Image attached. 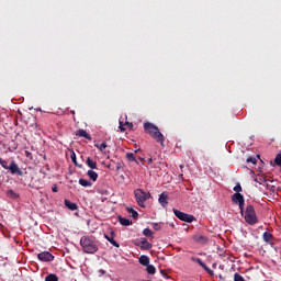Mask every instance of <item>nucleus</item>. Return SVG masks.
<instances>
[{
    "label": "nucleus",
    "mask_w": 281,
    "mask_h": 281,
    "mask_svg": "<svg viewBox=\"0 0 281 281\" xmlns=\"http://www.w3.org/2000/svg\"><path fill=\"white\" fill-rule=\"evenodd\" d=\"M144 131L145 133H147V135H150V137H153L155 142L160 144V146H164V142H166V137L164 136L161 131H159V127L157 125L150 122H146L144 123Z\"/></svg>",
    "instance_id": "f257e3e1"
},
{
    "label": "nucleus",
    "mask_w": 281,
    "mask_h": 281,
    "mask_svg": "<svg viewBox=\"0 0 281 281\" xmlns=\"http://www.w3.org/2000/svg\"><path fill=\"white\" fill-rule=\"evenodd\" d=\"M80 246L85 254H95L98 251V243H95V240L89 236L81 237Z\"/></svg>",
    "instance_id": "f03ea898"
},
{
    "label": "nucleus",
    "mask_w": 281,
    "mask_h": 281,
    "mask_svg": "<svg viewBox=\"0 0 281 281\" xmlns=\"http://www.w3.org/2000/svg\"><path fill=\"white\" fill-rule=\"evenodd\" d=\"M0 166L4 170H9L10 175H16V177H23V170L19 167V164H16L15 160H11L10 164L8 165L7 160L0 157Z\"/></svg>",
    "instance_id": "7ed1b4c3"
},
{
    "label": "nucleus",
    "mask_w": 281,
    "mask_h": 281,
    "mask_svg": "<svg viewBox=\"0 0 281 281\" xmlns=\"http://www.w3.org/2000/svg\"><path fill=\"white\" fill-rule=\"evenodd\" d=\"M244 218L248 225H256V223H258V215H256V209L254 205L248 204L246 206Z\"/></svg>",
    "instance_id": "20e7f679"
},
{
    "label": "nucleus",
    "mask_w": 281,
    "mask_h": 281,
    "mask_svg": "<svg viewBox=\"0 0 281 281\" xmlns=\"http://www.w3.org/2000/svg\"><path fill=\"white\" fill-rule=\"evenodd\" d=\"M134 196L136 200L137 205H139V207H146V201H148V199H150V192H145L142 189H136L134 191Z\"/></svg>",
    "instance_id": "39448f33"
},
{
    "label": "nucleus",
    "mask_w": 281,
    "mask_h": 281,
    "mask_svg": "<svg viewBox=\"0 0 281 281\" xmlns=\"http://www.w3.org/2000/svg\"><path fill=\"white\" fill-rule=\"evenodd\" d=\"M173 214L177 218H179V221H183L184 223H194V221H196V217L193 215L181 212L177 209H173Z\"/></svg>",
    "instance_id": "423d86ee"
},
{
    "label": "nucleus",
    "mask_w": 281,
    "mask_h": 281,
    "mask_svg": "<svg viewBox=\"0 0 281 281\" xmlns=\"http://www.w3.org/2000/svg\"><path fill=\"white\" fill-rule=\"evenodd\" d=\"M192 240H194V243H198V245H207L210 243V237L201 233H196L192 236Z\"/></svg>",
    "instance_id": "0eeeda50"
},
{
    "label": "nucleus",
    "mask_w": 281,
    "mask_h": 281,
    "mask_svg": "<svg viewBox=\"0 0 281 281\" xmlns=\"http://www.w3.org/2000/svg\"><path fill=\"white\" fill-rule=\"evenodd\" d=\"M37 259L41 260V262H54V255L49 251H43L37 255Z\"/></svg>",
    "instance_id": "6e6552de"
},
{
    "label": "nucleus",
    "mask_w": 281,
    "mask_h": 281,
    "mask_svg": "<svg viewBox=\"0 0 281 281\" xmlns=\"http://www.w3.org/2000/svg\"><path fill=\"white\" fill-rule=\"evenodd\" d=\"M135 245L145 251L153 249V244H150L146 238H140V240L136 241Z\"/></svg>",
    "instance_id": "1a4fd4ad"
},
{
    "label": "nucleus",
    "mask_w": 281,
    "mask_h": 281,
    "mask_svg": "<svg viewBox=\"0 0 281 281\" xmlns=\"http://www.w3.org/2000/svg\"><path fill=\"white\" fill-rule=\"evenodd\" d=\"M160 205L162 207H168V193L167 192H162L160 195H159V199H158Z\"/></svg>",
    "instance_id": "9d476101"
},
{
    "label": "nucleus",
    "mask_w": 281,
    "mask_h": 281,
    "mask_svg": "<svg viewBox=\"0 0 281 281\" xmlns=\"http://www.w3.org/2000/svg\"><path fill=\"white\" fill-rule=\"evenodd\" d=\"M113 236H115V233H114V232H111V236L104 235V238H105V240L110 241L111 245H113V247H117V248H119V247H120V244L115 241V239H114Z\"/></svg>",
    "instance_id": "9b49d317"
},
{
    "label": "nucleus",
    "mask_w": 281,
    "mask_h": 281,
    "mask_svg": "<svg viewBox=\"0 0 281 281\" xmlns=\"http://www.w3.org/2000/svg\"><path fill=\"white\" fill-rule=\"evenodd\" d=\"M263 240H265V243H267L268 245H271V247H273V241H271V240H273V235L271 233L265 232Z\"/></svg>",
    "instance_id": "f8f14e48"
},
{
    "label": "nucleus",
    "mask_w": 281,
    "mask_h": 281,
    "mask_svg": "<svg viewBox=\"0 0 281 281\" xmlns=\"http://www.w3.org/2000/svg\"><path fill=\"white\" fill-rule=\"evenodd\" d=\"M76 135L78 136V137H85V139H89V142H91V135L89 134V133H87V131H85V130H78L77 132H76Z\"/></svg>",
    "instance_id": "ddd939ff"
},
{
    "label": "nucleus",
    "mask_w": 281,
    "mask_h": 281,
    "mask_svg": "<svg viewBox=\"0 0 281 281\" xmlns=\"http://www.w3.org/2000/svg\"><path fill=\"white\" fill-rule=\"evenodd\" d=\"M232 201H233V203H243V201H245V196H243V194H240V193H234L233 195H232Z\"/></svg>",
    "instance_id": "4468645a"
},
{
    "label": "nucleus",
    "mask_w": 281,
    "mask_h": 281,
    "mask_svg": "<svg viewBox=\"0 0 281 281\" xmlns=\"http://www.w3.org/2000/svg\"><path fill=\"white\" fill-rule=\"evenodd\" d=\"M86 164L88 167L91 168V170H98V162L95 160L91 159V157L87 158Z\"/></svg>",
    "instance_id": "2eb2a0df"
},
{
    "label": "nucleus",
    "mask_w": 281,
    "mask_h": 281,
    "mask_svg": "<svg viewBox=\"0 0 281 281\" xmlns=\"http://www.w3.org/2000/svg\"><path fill=\"white\" fill-rule=\"evenodd\" d=\"M64 203L68 210H71V212H76V210H78V204H76L69 200H65Z\"/></svg>",
    "instance_id": "dca6fc26"
},
{
    "label": "nucleus",
    "mask_w": 281,
    "mask_h": 281,
    "mask_svg": "<svg viewBox=\"0 0 281 281\" xmlns=\"http://www.w3.org/2000/svg\"><path fill=\"white\" fill-rule=\"evenodd\" d=\"M119 223L123 225L124 227H128V225H133V222L131 220L119 216Z\"/></svg>",
    "instance_id": "f3484780"
},
{
    "label": "nucleus",
    "mask_w": 281,
    "mask_h": 281,
    "mask_svg": "<svg viewBox=\"0 0 281 281\" xmlns=\"http://www.w3.org/2000/svg\"><path fill=\"white\" fill-rule=\"evenodd\" d=\"M139 262L143 265V267H147L150 265V258L146 255H143L139 257Z\"/></svg>",
    "instance_id": "a211bd4d"
},
{
    "label": "nucleus",
    "mask_w": 281,
    "mask_h": 281,
    "mask_svg": "<svg viewBox=\"0 0 281 281\" xmlns=\"http://www.w3.org/2000/svg\"><path fill=\"white\" fill-rule=\"evenodd\" d=\"M7 196L9 199H13L14 201L20 198L19 193H15L12 189L7 190Z\"/></svg>",
    "instance_id": "6ab92c4d"
},
{
    "label": "nucleus",
    "mask_w": 281,
    "mask_h": 281,
    "mask_svg": "<svg viewBox=\"0 0 281 281\" xmlns=\"http://www.w3.org/2000/svg\"><path fill=\"white\" fill-rule=\"evenodd\" d=\"M79 186H82V188H91V186H93V183H91V181L86 180V179H79Z\"/></svg>",
    "instance_id": "aec40b11"
},
{
    "label": "nucleus",
    "mask_w": 281,
    "mask_h": 281,
    "mask_svg": "<svg viewBox=\"0 0 281 281\" xmlns=\"http://www.w3.org/2000/svg\"><path fill=\"white\" fill-rule=\"evenodd\" d=\"M127 212L128 214H132V218H134L135 221L139 218V213H137V211H135L133 207L128 206Z\"/></svg>",
    "instance_id": "412c9836"
},
{
    "label": "nucleus",
    "mask_w": 281,
    "mask_h": 281,
    "mask_svg": "<svg viewBox=\"0 0 281 281\" xmlns=\"http://www.w3.org/2000/svg\"><path fill=\"white\" fill-rule=\"evenodd\" d=\"M146 271L149 273V276H155V273H157V269L150 263L146 266Z\"/></svg>",
    "instance_id": "4be33fe9"
},
{
    "label": "nucleus",
    "mask_w": 281,
    "mask_h": 281,
    "mask_svg": "<svg viewBox=\"0 0 281 281\" xmlns=\"http://www.w3.org/2000/svg\"><path fill=\"white\" fill-rule=\"evenodd\" d=\"M87 175L89 179H91V181H98V172L93 170H88Z\"/></svg>",
    "instance_id": "5701e85b"
},
{
    "label": "nucleus",
    "mask_w": 281,
    "mask_h": 281,
    "mask_svg": "<svg viewBox=\"0 0 281 281\" xmlns=\"http://www.w3.org/2000/svg\"><path fill=\"white\" fill-rule=\"evenodd\" d=\"M254 181L256 183H259V186H262V183H267V178L262 177V176H258L254 179Z\"/></svg>",
    "instance_id": "b1692460"
},
{
    "label": "nucleus",
    "mask_w": 281,
    "mask_h": 281,
    "mask_svg": "<svg viewBox=\"0 0 281 281\" xmlns=\"http://www.w3.org/2000/svg\"><path fill=\"white\" fill-rule=\"evenodd\" d=\"M126 159H127L128 161H135V164H139V162L137 161V159L135 158V154H133V153H127V154H126Z\"/></svg>",
    "instance_id": "393cba45"
},
{
    "label": "nucleus",
    "mask_w": 281,
    "mask_h": 281,
    "mask_svg": "<svg viewBox=\"0 0 281 281\" xmlns=\"http://www.w3.org/2000/svg\"><path fill=\"white\" fill-rule=\"evenodd\" d=\"M45 281H58V276L50 273L45 277Z\"/></svg>",
    "instance_id": "a878e982"
},
{
    "label": "nucleus",
    "mask_w": 281,
    "mask_h": 281,
    "mask_svg": "<svg viewBox=\"0 0 281 281\" xmlns=\"http://www.w3.org/2000/svg\"><path fill=\"white\" fill-rule=\"evenodd\" d=\"M143 235H144V236H147V237H149V238H154V233H153V231H150V228H145V229L143 231Z\"/></svg>",
    "instance_id": "bb28decb"
},
{
    "label": "nucleus",
    "mask_w": 281,
    "mask_h": 281,
    "mask_svg": "<svg viewBox=\"0 0 281 281\" xmlns=\"http://www.w3.org/2000/svg\"><path fill=\"white\" fill-rule=\"evenodd\" d=\"M191 260L193 262H198V265H200V267H205V262H203V260H201V258L192 257Z\"/></svg>",
    "instance_id": "cd10ccee"
},
{
    "label": "nucleus",
    "mask_w": 281,
    "mask_h": 281,
    "mask_svg": "<svg viewBox=\"0 0 281 281\" xmlns=\"http://www.w3.org/2000/svg\"><path fill=\"white\" fill-rule=\"evenodd\" d=\"M274 164H276V166H279V168H281V153L277 154V156L274 158Z\"/></svg>",
    "instance_id": "c85d7f7f"
},
{
    "label": "nucleus",
    "mask_w": 281,
    "mask_h": 281,
    "mask_svg": "<svg viewBox=\"0 0 281 281\" xmlns=\"http://www.w3.org/2000/svg\"><path fill=\"white\" fill-rule=\"evenodd\" d=\"M202 269H204V271H206V273L209 276H214V271L212 269H210V267H207V265L204 263V266H202Z\"/></svg>",
    "instance_id": "c756f323"
},
{
    "label": "nucleus",
    "mask_w": 281,
    "mask_h": 281,
    "mask_svg": "<svg viewBox=\"0 0 281 281\" xmlns=\"http://www.w3.org/2000/svg\"><path fill=\"white\" fill-rule=\"evenodd\" d=\"M246 161L247 164H252L254 166L258 164V159H256L255 157H248Z\"/></svg>",
    "instance_id": "7c9ffc66"
},
{
    "label": "nucleus",
    "mask_w": 281,
    "mask_h": 281,
    "mask_svg": "<svg viewBox=\"0 0 281 281\" xmlns=\"http://www.w3.org/2000/svg\"><path fill=\"white\" fill-rule=\"evenodd\" d=\"M233 190L234 192H236V194H240V192H243V187L240 186V183H237Z\"/></svg>",
    "instance_id": "2f4dec72"
},
{
    "label": "nucleus",
    "mask_w": 281,
    "mask_h": 281,
    "mask_svg": "<svg viewBox=\"0 0 281 281\" xmlns=\"http://www.w3.org/2000/svg\"><path fill=\"white\" fill-rule=\"evenodd\" d=\"M234 281H245V278L240 273L236 272L234 274Z\"/></svg>",
    "instance_id": "473e14b6"
},
{
    "label": "nucleus",
    "mask_w": 281,
    "mask_h": 281,
    "mask_svg": "<svg viewBox=\"0 0 281 281\" xmlns=\"http://www.w3.org/2000/svg\"><path fill=\"white\" fill-rule=\"evenodd\" d=\"M238 205H239L240 214L243 216V214H245V200L243 202H239Z\"/></svg>",
    "instance_id": "72a5a7b5"
},
{
    "label": "nucleus",
    "mask_w": 281,
    "mask_h": 281,
    "mask_svg": "<svg viewBox=\"0 0 281 281\" xmlns=\"http://www.w3.org/2000/svg\"><path fill=\"white\" fill-rule=\"evenodd\" d=\"M151 225H153V229L155 232H159L161 229V224H159V223H153Z\"/></svg>",
    "instance_id": "f704fd0d"
},
{
    "label": "nucleus",
    "mask_w": 281,
    "mask_h": 281,
    "mask_svg": "<svg viewBox=\"0 0 281 281\" xmlns=\"http://www.w3.org/2000/svg\"><path fill=\"white\" fill-rule=\"evenodd\" d=\"M70 159H71L72 164H75V166H79L78 161H76V153L75 151L71 153Z\"/></svg>",
    "instance_id": "c9c22d12"
},
{
    "label": "nucleus",
    "mask_w": 281,
    "mask_h": 281,
    "mask_svg": "<svg viewBox=\"0 0 281 281\" xmlns=\"http://www.w3.org/2000/svg\"><path fill=\"white\" fill-rule=\"evenodd\" d=\"M95 148H99V150H104L106 148V143H102L101 145L95 144Z\"/></svg>",
    "instance_id": "e433bc0d"
},
{
    "label": "nucleus",
    "mask_w": 281,
    "mask_h": 281,
    "mask_svg": "<svg viewBox=\"0 0 281 281\" xmlns=\"http://www.w3.org/2000/svg\"><path fill=\"white\" fill-rule=\"evenodd\" d=\"M24 156H25L27 159H31V161L34 159V157L32 156V153H30L29 150H25V151H24Z\"/></svg>",
    "instance_id": "4c0bfd02"
},
{
    "label": "nucleus",
    "mask_w": 281,
    "mask_h": 281,
    "mask_svg": "<svg viewBox=\"0 0 281 281\" xmlns=\"http://www.w3.org/2000/svg\"><path fill=\"white\" fill-rule=\"evenodd\" d=\"M119 128H121V133H124V131H126V127H124V124H122V122H120Z\"/></svg>",
    "instance_id": "58836bf2"
},
{
    "label": "nucleus",
    "mask_w": 281,
    "mask_h": 281,
    "mask_svg": "<svg viewBox=\"0 0 281 281\" xmlns=\"http://www.w3.org/2000/svg\"><path fill=\"white\" fill-rule=\"evenodd\" d=\"M52 192H58V187L56 184L52 187Z\"/></svg>",
    "instance_id": "ea45409f"
},
{
    "label": "nucleus",
    "mask_w": 281,
    "mask_h": 281,
    "mask_svg": "<svg viewBox=\"0 0 281 281\" xmlns=\"http://www.w3.org/2000/svg\"><path fill=\"white\" fill-rule=\"evenodd\" d=\"M146 161H147L148 166H150L153 164V158H149Z\"/></svg>",
    "instance_id": "a19ab883"
},
{
    "label": "nucleus",
    "mask_w": 281,
    "mask_h": 281,
    "mask_svg": "<svg viewBox=\"0 0 281 281\" xmlns=\"http://www.w3.org/2000/svg\"><path fill=\"white\" fill-rule=\"evenodd\" d=\"M120 168H122V165L120 162H117L116 170H120Z\"/></svg>",
    "instance_id": "79ce46f5"
},
{
    "label": "nucleus",
    "mask_w": 281,
    "mask_h": 281,
    "mask_svg": "<svg viewBox=\"0 0 281 281\" xmlns=\"http://www.w3.org/2000/svg\"><path fill=\"white\" fill-rule=\"evenodd\" d=\"M130 128H133V123H126Z\"/></svg>",
    "instance_id": "37998d69"
},
{
    "label": "nucleus",
    "mask_w": 281,
    "mask_h": 281,
    "mask_svg": "<svg viewBox=\"0 0 281 281\" xmlns=\"http://www.w3.org/2000/svg\"><path fill=\"white\" fill-rule=\"evenodd\" d=\"M70 113H71V115H76V111H74V110L70 111Z\"/></svg>",
    "instance_id": "c03bdc74"
},
{
    "label": "nucleus",
    "mask_w": 281,
    "mask_h": 281,
    "mask_svg": "<svg viewBox=\"0 0 281 281\" xmlns=\"http://www.w3.org/2000/svg\"><path fill=\"white\" fill-rule=\"evenodd\" d=\"M220 279L223 280V276L222 274H220Z\"/></svg>",
    "instance_id": "a18cd8bd"
}]
</instances>
